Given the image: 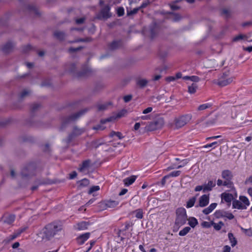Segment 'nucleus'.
Returning <instances> with one entry per match:
<instances>
[{"instance_id": "nucleus-1", "label": "nucleus", "mask_w": 252, "mask_h": 252, "mask_svg": "<svg viewBox=\"0 0 252 252\" xmlns=\"http://www.w3.org/2000/svg\"><path fill=\"white\" fill-rule=\"evenodd\" d=\"M63 230V226L60 221H55L46 224L39 232L42 240L49 241L59 236Z\"/></svg>"}, {"instance_id": "nucleus-2", "label": "nucleus", "mask_w": 252, "mask_h": 252, "mask_svg": "<svg viewBox=\"0 0 252 252\" xmlns=\"http://www.w3.org/2000/svg\"><path fill=\"white\" fill-rule=\"evenodd\" d=\"M36 165L34 163H30L25 165L18 176V181L20 186L24 182H27L33 176L35 175Z\"/></svg>"}, {"instance_id": "nucleus-3", "label": "nucleus", "mask_w": 252, "mask_h": 252, "mask_svg": "<svg viewBox=\"0 0 252 252\" xmlns=\"http://www.w3.org/2000/svg\"><path fill=\"white\" fill-rule=\"evenodd\" d=\"M88 111V109L85 108L79 112L71 114L68 116L65 117L62 119V123L60 130H63L68 124L78 120L81 116L85 114Z\"/></svg>"}, {"instance_id": "nucleus-4", "label": "nucleus", "mask_w": 252, "mask_h": 252, "mask_svg": "<svg viewBox=\"0 0 252 252\" xmlns=\"http://www.w3.org/2000/svg\"><path fill=\"white\" fill-rule=\"evenodd\" d=\"M190 114H186L176 117L173 123L170 124V126L173 129H179L185 126L191 119Z\"/></svg>"}, {"instance_id": "nucleus-5", "label": "nucleus", "mask_w": 252, "mask_h": 252, "mask_svg": "<svg viewBox=\"0 0 252 252\" xmlns=\"http://www.w3.org/2000/svg\"><path fill=\"white\" fill-rule=\"evenodd\" d=\"M188 220V216L186 209L183 207H180L176 210V219L175 224L180 227L186 224Z\"/></svg>"}, {"instance_id": "nucleus-6", "label": "nucleus", "mask_w": 252, "mask_h": 252, "mask_svg": "<svg viewBox=\"0 0 252 252\" xmlns=\"http://www.w3.org/2000/svg\"><path fill=\"white\" fill-rule=\"evenodd\" d=\"M164 124V119L162 117H158L145 126V130L147 131H152L161 128Z\"/></svg>"}, {"instance_id": "nucleus-7", "label": "nucleus", "mask_w": 252, "mask_h": 252, "mask_svg": "<svg viewBox=\"0 0 252 252\" xmlns=\"http://www.w3.org/2000/svg\"><path fill=\"white\" fill-rule=\"evenodd\" d=\"M69 71L78 78L88 77L93 74V71L89 67H84L81 71L76 72V65L74 63L71 64Z\"/></svg>"}, {"instance_id": "nucleus-8", "label": "nucleus", "mask_w": 252, "mask_h": 252, "mask_svg": "<svg viewBox=\"0 0 252 252\" xmlns=\"http://www.w3.org/2000/svg\"><path fill=\"white\" fill-rule=\"evenodd\" d=\"M233 80V77L229 75V71H225L220 75L216 84L219 86L223 87L230 84Z\"/></svg>"}, {"instance_id": "nucleus-9", "label": "nucleus", "mask_w": 252, "mask_h": 252, "mask_svg": "<svg viewBox=\"0 0 252 252\" xmlns=\"http://www.w3.org/2000/svg\"><path fill=\"white\" fill-rule=\"evenodd\" d=\"M85 131L84 128H80L77 126H74L72 131L69 134L66 139L63 140L67 145H68L75 137L81 135Z\"/></svg>"}, {"instance_id": "nucleus-10", "label": "nucleus", "mask_w": 252, "mask_h": 252, "mask_svg": "<svg viewBox=\"0 0 252 252\" xmlns=\"http://www.w3.org/2000/svg\"><path fill=\"white\" fill-rule=\"evenodd\" d=\"M221 177L224 180V186L229 188H231L233 187V183L232 181L233 175L231 171L229 170H223L221 172Z\"/></svg>"}, {"instance_id": "nucleus-11", "label": "nucleus", "mask_w": 252, "mask_h": 252, "mask_svg": "<svg viewBox=\"0 0 252 252\" xmlns=\"http://www.w3.org/2000/svg\"><path fill=\"white\" fill-rule=\"evenodd\" d=\"M110 6L107 4L105 5L104 7H103L99 14L97 15V18L98 19H107L108 18H110L112 16V14L110 12Z\"/></svg>"}, {"instance_id": "nucleus-12", "label": "nucleus", "mask_w": 252, "mask_h": 252, "mask_svg": "<svg viewBox=\"0 0 252 252\" xmlns=\"http://www.w3.org/2000/svg\"><path fill=\"white\" fill-rule=\"evenodd\" d=\"M214 216L217 219L225 217L230 220H232L234 218V215L231 213L223 210L216 211L214 213Z\"/></svg>"}, {"instance_id": "nucleus-13", "label": "nucleus", "mask_w": 252, "mask_h": 252, "mask_svg": "<svg viewBox=\"0 0 252 252\" xmlns=\"http://www.w3.org/2000/svg\"><path fill=\"white\" fill-rule=\"evenodd\" d=\"M127 111L126 109H122L117 114L116 116H112L107 119L101 120V123L103 124L107 122L113 121L117 118H120L125 116L127 114Z\"/></svg>"}, {"instance_id": "nucleus-14", "label": "nucleus", "mask_w": 252, "mask_h": 252, "mask_svg": "<svg viewBox=\"0 0 252 252\" xmlns=\"http://www.w3.org/2000/svg\"><path fill=\"white\" fill-rule=\"evenodd\" d=\"M123 43L122 40H113L112 42L109 43L108 47L110 51L116 50L122 46Z\"/></svg>"}, {"instance_id": "nucleus-15", "label": "nucleus", "mask_w": 252, "mask_h": 252, "mask_svg": "<svg viewBox=\"0 0 252 252\" xmlns=\"http://www.w3.org/2000/svg\"><path fill=\"white\" fill-rule=\"evenodd\" d=\"M209 203V195L204 194L202 195L199 199V204L197 205L196 207H204L206 206Z\"/></svg>"}, {"instance_id": "nucleus-16", "label": "nucleus", "mask_w": 252, "mask_h": 252, "mask_svg": "<svg viewBox=\"0 0 252 252\" xmlns=\"http://www.w3.org/2000/svg\"><path fill=\"white\" fill-rule=\"evenodd\" d=\"M54 37L60 41H63L66 37V34L65 32L61 31H55L53 33Z\"/></svg>"}, {"instance_id": "nucleus-17", "label": "nucleus", "mask_w": 252, "mask_h": 252, "mask_svg": "<svg viewBox=\"0 0 252 252\" xmlns=\"http://www.w3.org/2000/svg\"><path fill=\"white\" fill-rule=\"evenodd\" d=\"M219 115L215 114L211 116L209 119L204 123V125L206 126H210L216 123L218 120Z\"/></svg>"}, {"instance_id": "nucleus-18", "label": "nucleus", "mask_w": 252, "mask_h": 252, "mask_svg": "<svg viewBox=\"0 0 252 252\" xmlns=\"http://www.w3.org/2000/svg\"><path fill=\"white\" fill-rule=\"evenodd\" d=\"M90 236V233L87 232L83 234L80 235L77 238V241L78 244L80 245H82L84 243V242L87 241Z\"/></svg>"}, {"instance_id": "nucleus-19", "label": "nucleus", "mask_w": 252, "mask_h": 252, "mask_svg": "<svg viewBox=\"0 0 252 252\" xmlns=\"http://www.w3.org/2000/svg\"><path fill=\"white\" fill-rule=\"evenodd\" d=\"M14 45L13 43L7 42L2 47V50L5 53H9L12 50Z\"/></svg>"}, {"instance_id": "nucleus-20", "label": "nucleus", "mask_w": 252, "mask_h": 252, "mask_svg": "<svg viewBox=\"0 0 252 252\" xmlns=\"http://www.w3.org/2000/svg\"><path fill=\"white\" fill-rule=\"evenodd\" d=\"M216 183L213 181H209L207 184L204 185V192L212 190V189L215 187Z\"/></svg>"}, {"instance_id": "nucleus-21", "label": "nucleus", "mask_w": 252, "mask_h": 252, "mask_svg": "<svg viewBox=\"0 0 252 252\" xmlns=\"http://www.w3.org/2000/svg\"><path fill=\"white\" fill-rule=\"evenodd\" d=\"M26 10L29 12H33L35 15L38 16L39 15V12L36 8V7L33 5H27L25 6Z\"/></svg>"}, {"instance_id": "nucleus-22", "label": "nucleus", "mask_w": 252, "mask_h": 252, "mask_svg": "<svg viewBox=\"0 0 252 252\" xmlns=\"http://www.w3.org/2000/svg\"><path fill=\"white\" fill-rule=\"evenodd\" d=\"M221 199L226 202L230 203L233 199V196L232 194L229 193H223L221 194Z\"/></svg>"}, {"instance_id": "nucleus-23", "label": "nucleus", "mask_w": 252, "mask_h": 252, "mask_svg": "<svg viewBox=\"0 0 252 252\" xmlns=\"http://www.w3.org/2000/svg\"><path fill=\"white\" fill-rule=\"evenodd\" d=\"M136 179V176H131L129 177H127L123 180L124 184L126 186H128L131 185L135 181Z\"/></svg>"}, {"instance_id": "nucleus-24", "label": "nucleus", "mask_w": 252, "mask_h": 252, "mask_svg": "<svg viewBox=\"0 0 252 252\" xmlns=\"http://www.w3.org/2000/svg\"><path fill=\"white\" fill-rule=\"evenodd\" d=\"M232 207L233 208H237L238 209H246L247 208L245 205H243L240 201L237 200L233 201Z\"/></svg>"}, {"instance_id": "nucleus-25", "label": "nucleus", "mask_w": 252, "mask_h": 252, "mask_svg": "<svg viewBox=\"0 0 252 252\" xmlns=\"http://www.w3.org/2000/svg\"><path fill=\"white\" fill-rule=\"evenodd\" d=\"M188 84H189L188 92L191 94H194L198 88V86L196 83H192L190 85L189 83H188Z\"/></svg>"}, {"instance_id": "nucleus-26", "label": "nucleus", "mask_w": 252, "mask_h": 252, "mask_svg": "<svg viewBox=\"0 0 252 252\" xmlns=\"http://www.w3.org/2000/svg\"><path fill=\"white\" fill-rule=\"evenodd\" d=\"M15 219V216L14 215H9L5 216L4 219V222L8 224H11L14 222Z\"/></svg>"}, {"instance_id": "nucleus-27", "label": "nucleus", "mask_w": 252, "mask_h": 252, "mask_svg": "<svg viewBox=\"0 0 252 252\" xmlns=\"http://www.w3.org/2000/svg\"><path fill=\"white\" fill-rule=\"evenodd\" d=\"M183 79L185 80H189L191 82H193L192 83H195L200 80L199 77L197 76H185L183 77Z\"/></svg>"}, {"instance_id": "nucleus-28", "label": "nucleus", "mask_w": 252, "mask_h": 252, "mask_svg": "<svg viewBox=\"0 0 252 252\" xmlns=\"http://www.w3.org/2000/svg\"><path fill=\"white\" fill-rule=\"evenodd\" d=\"M89 223L86 221H82L77 223V229L78 230H85L88 228Z\"/></svg>"}, {"instance_id": "nucleus-29", "label": "nucleus", "mask_w": 252, "mask_h": 252, "mask_svg": "<svg viewBox=\"0 0 252 252\" xmlns=\"http://www.w3.org/2000/svg\"><path fill=\"white\" fill-rule=\"evenodd\" d=\"M228 239L231 243V245L232 247L235 246L237 244V241L234 237L233 234L232 233H229L228 234Z\"/></svg>"}, {"instance_id": "nucleus-30", "label": "nucleus", "mask_w": 252, "mask_h": 252, "mask_svg": "<svg viewBox=\"0 0 252 252\" xmlns=\"http://www.w3.org/2000/svg\"><path fill=\"white\" fill-rule=\"evenodd\" d=\"M119 203V202L118 201L110 200L106 201L105 205L108 207L114 208L117 206Z\"/></svg>"}, {"instance_id": "nucleus-31", "label": "nucleus", "mask_w": 252, "mask_h": 252, "mask_svg": "<svg viewBox=\"0 0 252 252\" xmlns=\"http://www.w3.org/2000/svg\"><path fill=\"white\" fill-rule=\"evenodd\" d=\"M89 180L86 178H84L77 182L80 188L87 187L89 185Z\"/></svg>"}, {"instance_id": "nucleus-32", "label": "nucleus", "mask_w": 252, "mask_h": 252, "mask_svg": "<svg viewBox=\"0 0 252 252\" xmlns=\"http://www.w3.org/2000/svg\"><path fill=\"white\" fill-rule=\"evenodd\" d=\"M90 163H91V160L89 159L83 161L81 167L79 169V170L80 171H83L85 169H86L87 168H88L89 166Z\"/></svg>"}, {"instance_id": "nucleus-33", "label": "nucleus", "mask_w": 252, "mask_h": 252, "mask_svg": "<svg viewBox=\"0 0 252 252\" xmlns=\"http://www.w3.org/2000/svg\"><path fill=\"white\" fill-rule=\"evenodd\" d=\"M188 224L190 226V227L194 228L198 224L197 220L194 217H191L189 219Z\"/></svg>"}, {"instance_id": "nucleus-34", "label": "nucleus", "mask_w": 252, "mask_h": 252, "mask_svg": "<svg viewBox=\"0 0 252 252\" xmlns=\"http://www.w3.org/2000/svg\"><path fill=\"white\" fill-rule=\"evenodd\" d=\"M196 200V198L195 196L192 197V198H190L187 202L186 207L187 208H189L193 207L194 205Z\"/></svg>"}, {"instance_id": "nucleus-35", "label": "nucleus", "mask_w": 252, "mask_h": 252, "mask_svg": "<svg viewBox=\"0 0 252 252\" xmlns=\"http://www.w3.org/2000/svg\"><path fill=\"white\" fill-rule=\"evenodd\" d=\"M191 228L189 226L184 227L182 230H180L179 235L181 236L186 235L190 230Z\"/></svg>"}, {"instance_id": "nucleus-36", "label": "nucleus", "mask_w": 252, "mask_h": 252, "mask_svg": "<svg viewBox=\"0 0 252 252\" xmlns=\"http://www.w3.org/2000/svg\"><path fill=\"white\" fill-rule=\"evenodd\" d=\"M35 182L38 185L50 184L49 180L47 179H37L36 180Z\"/></svg>"}, {"instance_id": "nucleus-37", "label": "nucleus", "mask_w": 252, "mask_h": 252, "mask_svg": "<svg viewBox=\"0 0 252 252\" xmlns=\"http://www.w3.org/2000/svg\"><path fill=\"white\" fill-rule=\"evenodd\" d=\"M219 144H220L221 143V141H215V142H212L210 144L205 145L202 147V148H211L213 146H214L213 148H215L216 147H217V145H219Z\"/></svg>"}, {"instance_id": "nucleus-38", "label": "nucleus", "mask_w": 252, "mask_h": 252, "mask_svg": "<svg viewBox=\"0 0 252 252\" xmlns=\"http://www.w3.org/2000/svg\"><path fill=\"white\" fill-rule=\"evenodd\" d=\"M135 217L139 219H141L143 217V212L142 209H138L134 211Z\"/></svg>"}, {"instance_id": "nucleus-39", "label": "nucleus", "mask_w": 252, "mask_h": 252, "mask_svg": "<svg viewBox=\"0 0 252 252\" xmlns=\"http://www.w3.org/2000/svg\"><path fill=\"white\" fill-rule=\"evenodd\" d=\"M140 10V8L136 7L134 8L132 10H129L127 9L126 14L127 16H130L136 14L138 11Z\"/></svg>"}, {"instance_id": "nucleus-40", "label": "nucleus", "mask_w": 252, "mask_h": 252, "mask_svg": "<svg viewBox=\"0 0 252 252\" xmlns=\"http://www.w3.org/2000/svg\"><path fill=\"white\" fill-rule=\"evenodd\" d=\"M148 83L147 80L146 79H140L137 81V84L141 88H144Z\"/></svg>"}, {"instance_id": "nucleus-41", "label": "nucleus", "mask_w": 252, "mask_h": 252, "mask_svg": "<svg viewBox=\"0 0 252 252\" xmlns=\"http://www.w3.org/2000/svg\"><path fill=\"white\" fill-rule=\"evenodd\" d=\"M150 34L152 38H153L157 34V26L156 25H153L150 28Z\"/></svg>"}, {"instance_id": "nucleus-42", "label": "nucleus", "mask_w": 252, "mask_h": 252, "mask_svg": "<svg viewBox=\"0 0 252 252\" xmlns=\"http://www.w3.org/2000/svg\"><path fill=\"white\" fill-rule=\"evenodd\" d=\"M211 104L209 103L203 104L199 105L197 108L198 111H202L211 107Z\"/></svg>"}, {"instance_id": "nucleus-43", "label": "nucleus", "mask_w": 252, "mask_h": 252, "mask_svg": "<svg viewBox=\"0 0 252 252\" xmlns=\"http://www.w3.org/2000/svg\"><path fill=\"white\" fill-rule=\"evenodd\" d=\"M111 103L110 102L102 104H98L97 105V108L98 111H103L107 109L108 106L109 105H110Z\"/></svg>"}, {"instance_id": "nucleus-44", "label": "nucleus", "mask_w": 252, "mask_h": 252, "mask_svg": "<svg viewBox=\"0 0 252 252\" xmlns=\"http://www.w3.org/2000/svg\"><path fill=\"white\" fill-rule=\"evenodd\" d=\"M246 37H247V36L246 35L240 34L234 37L232 39V41L233 42H237V41H239V40L243 39Z\"/></svg>"}, {"instance_id": "nucleus-45", "label": "nucleus", "mask_w": 252, "mask_h": 252, "mask_svg": "<svg viewBox=\"0 0 252 252\" xmlns=\"http://www.w3.org/2000/svg\"><path fill=\"white\" fill-rule=\"evenodd\" d=\"M240 200L243 202L246 205L249 206L250 205V202L248 198L245 196H240Z\"/></svg>"}, {"instance_id": "nucleus-46", "label": "nucleus", "mask_w": 252, "mask_h": 252, "mask_svg": "<svg viewBox=\"0 0 252 252\" xmlns=\"http://www.w3.org/2000/svg\"><path fill=\"white\" fill-rule=\"evenodd\" d=\"M92 41V38L91 37H86L84 38H79L74 41H73L72 42H91Z\"/></svg>"}, {"instance_id": "nucleus-47", "label": "nucleus", "mask_w": 252, "mask_h": 252, "mask_svg": "<svg viewBox=\"0 0 252 252\" xmlns=\"http://www.w3.org/2000/svg\"><path fill=\"white\" fill-rule=\"evenodd\" d=\"M28 228V227L27 226H22L19 229H18L16 232L19 235V236L23 232L25 231Z\"/></svg>"}, {"instance_id": "nucleus-48", "label": "nucleus", "mask_w": 252, "mask_h": 252, "mask_svg": "<svg viewBox=\"0 0 252 252\" xmlns=\"http://www.w3.org/2000/svg\"><path fill=\"white\" fill-rule=\"evenodd\" d=\"M100 189V188L98 186H93L92 187L89 191H88V193L89 194H92L94 192V191H97L98 190H99Z\"/></svg>"}, {"instance_id": "nucleus-49", "label": "nucleus", "mask_w": 252, "mask_h": 252, "mask_svg": "<svg viewBox=\"0 0 252 252\" xmlns=\"http://www.w3.org/2000/svg\"><path fill=\"white\" fill-rule=\"evenodd\" d=\"M124 8L123 7H119L118 8L117 10V14L118 16H122L124 15Z\"/></svg>"}, {"instance_id": "nucleus-50", "label": "nucleus", "mask_w": 252, "mask_h": 252, "mask_svg": "<svg viewBox=\"0 0 252 252\" xmlns=\"http://www.w3.org/2000/svg\"><path fill=\"white\" fill-rule=\"evenodd\" d=\"M40 107L39 104L35 103L33 104L31 106V111L32 113L35 112Z\"/></svg>"}, {"instance_id": "nucleus-51", "label": "nucleus", "mask_w": 252, "mask_h": 252, "mask_svg": "<svg viewBox=\"0 0 252 252\" xmlns=\"http://www.w3.org/2000/svg\"><path fill=\"white\" fill-rule=\"evenodd\" d=\"M82 49H83V47H82V46H79L77 48L70 47L69 48L68 51H69V52L72 53H74L77 51H80Z\"/></svg>"}, {"instance_id": "nucleus-52", "label": "nucleus", "mask_w": 252, "mask_h": 252, "mask_svg": "<svg viewBox=\"0 0 252 252\" xmlns=\"http://www.w3.org/2000/svg\"><path fill=\"white\" fill-rule=\"evenodd\" d=\"M30 93V92L29 91L27 90H24L20 94V97L21 98H23L25 96H27Z\"/></svg>"}, {"instance_id": "nucleus-53", "label": "nucleus", "mask_w": 252, "mask_h": 252, "mask_svg": "<svg viewBox=\"0 0 252 252\" xmlns=\"http://www.w3.org/2000/svg\"><path fill=\"white\" fill-rule=\"evenodd\" d=\"M181 173V171L180 170L174 171L171 172L169 174V177H177V176H179Z\"/></svg>"}, {"instance_id": "nucleus-54", "label": "nucleus", "mask_w": 252, "mask_h": 252, "mask_svg": "<svg viewBox=\"0 0 252 252\" xmlns=\"http://www.w3.org/2000/svg\"><path fill=\"white\" fill-rule=\"evenodd\" d=\"M241 229L248 236H252V231L251 230V229H245L243 227H241V226H240Z\"/></svg>"}, {"instance_id": "nucleus-55", "label": "nucleus", "mask_w": 252, "mask_h": 252, "mask_svg": "<svg viewBox=\"0 0 252 252\" xmlns=\"http://www.w3.org/2000/svg\"><path fill=\"white\" fill-rule=\"evenodd\" d=\"M211 225L213 226L214 229L217 231L220 230V229L221 228L220 227V226L218 223H216L214 222L213 221H211Z\"/></svg>"}, {"instance_id": "nucleus-56", "label": "nucleus", "mask_w": 252, "mask_h": 252, "mask_svg": "<svg viewBox=\"0 0 252 252\" xmlns=\"http://www.w3.org/2000/svg\"><path fill=\"white\" fill-rule=\"evenodd\" d=\"M132 95L131 94H128V95H125L123 99L125 102H128L132 99Z\"/></svg>"}, {"instance_id": "nucleus-57", "label": "nucleus", "mask_w": 252, "mask_h": 252, "mask_svg": "<svg viewBox=\"0 0 252 252\" xmlns=\"http://www.w3.org/2000/svg\"><path fill=\"white\" fill-rule=\"evenodd\" d=\"M86 20L85 17H82L79 19H76L75 20V22L78 25H80L83 24Z\"/></svg>"}, {"instance_id": "nucleus-58", "label": "nucleus", "mask_w": 252, "mask_h": 252, "mask_svg": "<svg viewBox=\"0 0 252 252\" xmlns=\"http://www.w3.org/2000/svg\"><path fill=\"white\" fill-rule=\"evenodd\" d=\"M211 225V222L209 223V222L207 221H203L201 223V226L203 227L210 228Z\"/></svg>"}, {"instance_id": "nucleus-59", "label": "nucleus", "mask_w": 252, "mask_h": 252, "mask_svg": "<svg viewBox=\"0 0 252 252\" xmlns=\"http://www.w3.org/2000/svg\"><path fill=\"white\" fill-rule=\"evenodd\" d=\"M132 225V224H130L129 222H125V228L123 229H122V231H126L128 229V228L131 226Z\"/></svg>"}, {"instance_id": "nucleus-60", "label": "nucleus", "mask_w": 252, "mask_h": 252, "mask_svg": "<svg viewBox=\"0 0 252 252\" xmlns=\"http://www.w3.org/2000/svg\"><path fill=\"white\" fill-rule=\"evenodd\" d=\"M217 203H212L211 204L209 207H208L209 208V209L210 210V211L211 212H212L215 208L216 207H217Z\"/></svg>"}, {"instance_id": "nucleus-61", "label": "nucleus", "mask_w": 252, "mask_h": 252, "mask_svg": "<svg viewBox=\"0 0 252 252\" xmlns=\"http://www.w3.org/2000/svg\"><path fill=\"white\" fill-rule=\"evenodd\" d=\"M217 203H212L211 204L209 207H208L209 208V209L210 210V211L211 212H212L215 208L216 207H217Z\"/></svg>"}, {"instance_id": "nucleus-62", "label": "nucleus", "mask_w": 252, "mask_h": 252, "mask_svg": "<svg viewBox=\"0 0 252 252\" xmlns=\"http://www.w3.org/2000/svg\"><path fill=\"white\" fill-rule=\"evenodd\" d=\"M169 177V175H166L164 176L161 181V184L162 186H164L165 184L166 179H168Z\"/></svg>"}, {"instance_id": "nucleus-63", "label": "nucleus", "mask_w": 252, "mask_h": 252, "mask_svg": "<svg viewBox=\"0 0 252 252\" xmlns=\"http://www.w3.org/2000/svg\"><path fill=\"white\" fill-rule=\"evenodd\" d=\"M43 150L45 152L49 153L50 152V149L49 145L48 144H46L45 145Z\"/></svg>"}, {"instance_id": "nucleus-64", "label": "nucleus", "mask_w": 252, "mask_h": 252, "mask_svg": "<svg viewBox=\"0 0 252 252\" xmlns=\"http://www.w3.org/2000/svg\"><path fill=\"white\" fill-rule=\"evenodd\" d=\"M152 110H153L152 107H149L143 110V114H146L149 113L151 112L152 111Z\"/></svg>"}]
</instances>
